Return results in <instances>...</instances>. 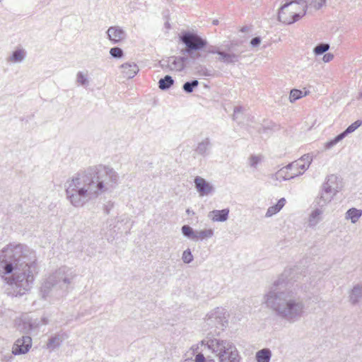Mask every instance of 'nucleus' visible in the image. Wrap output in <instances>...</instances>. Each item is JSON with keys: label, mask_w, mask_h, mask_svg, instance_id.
Masks as SVG:
<instances>
[{"label": "nucleus", "mask_w": 362, "mask_h": 362, "mask_svg": "<svg viewBox=\"0 0 362 362\" xmlns=\"http://www.w3.org/2000/svg\"><path fill=\"white\" fill-rule=\"evenodd\" d=\"M35 252L21 243H9L0 250V276L4 293L21 297L32 288L38 273Z\"/></svg>", "instance_id": "obj_1"}, {"label": "nucleus", "mask_w": 362, "mask_h": 362, "mask_svg": "<svg viewBox=\"0 0 362 362\" xmlns=\"http://www.w3.org/2000/svg\"><path fill=\"white\" fill-rule=\"evenodd\" d=\"M118 174L112 168L95 165L81 170L66 182V194L71 204L82 206L117 184Z\"/></svg>", "instance_id": "obj_2"}, {"label": "nucleus", "mask_w": 362, "mask_h": 362, "mask_svg": "<svg viewBox=\"0 0 362 362\" xmlns=\"http://www.w3.org/2000/svg\"><path fill=\"white\" fill-rule=\"evenodd\" d=\"M266 307L274 312L280 319L288 323L298 322L305 313L303 296L296 288H283L280 279L264 296Z\"/></svg>", "instance_id": "obj_3"}, {"label": "nucleus", "mask_w": 362, "mask_h": 362, "mask_svg": "<svg viewBox=\"0 0 362 362\" xmlns=\"http://www.w3.org/2000/svg\"><path fill=\"white\" fill-rule=\"evenodd\" d=\"M77 276L76 270L73 267L58 268L43 281L40 287L42 298L50 302L60 300L74 288Z\"/></svg>", "instance_id": "obj_4"}, {"label": "nucleus", "mask_w": 362, "mask_h": 362, "mask_svg": "<svg viewBox=\"0 0 362 362\" xmlns=\"http://www.w3.org/2000/svg\"><path fill=\"white\" fill-rule=\"evenodd\" d=\"M202 346H204L218 357V362H240V356L235 346L228 340L221 339H209L202 341ZM206 362H214L209 359Z\"/></svg>", "instance_id": "obj_5"}, {"label": "nucleus", "mask_w": 362, "mask_h": 362, "mask_svg": "<svg viewBox=\"0 0 362 362\" xmlns=\"http://www.w3.org/2000/svg\"><path fill=\"white\" fill-rule=\"evenodd\" d=\"M180 41L185 45V49L182 50L183 54H187L190 59L199 60L205 58L199 52L207 45V41L195 33L185 31L182 33L180 37Z\"/></svg>", "instance_id": "obj_6"}, {"label": "nucleus", "mask_w": 362, "mask_h": 362, "mask_svg": "<svg viewBox=\"0 0 362 362\" xmlns=\"http://www.w3.org/2000/svg\"><path fill=\"white\" fill-rule=\"evenodd\" d=\"M306 9L302 0H291L281 6L278 13V18L279 21L290 25L304 16Z\"/></svg>", "instance_id": "obj_7"}, {"label": "nucleus", "mask_w": 362, "mask_h": 362, "mask_svg": "<svg viewBox=\"0 0 362 362\" xmlns=\"http://www.w3.org/2000/svg\"><path fill=\"white\" fill-rule=\"evenodd\" d=\"M206 52L208 54H216L217 61L223 62L226 64H235L238 62L240 59V53H235L228 48V51L221 50L218 47L214 45H206Z\"/></svg>", "instance_id": "obj_8"}, {"label": "nucleus", "mask_w": 362, "mask_h": 362, "mask_svg": "<svg viewBox=\"0 0 362 362\" xmlns=\"http://www.w3.org/2000/svg\"><path fill=\"white\" fill-rule=\"evenodd\" d=\"M206 320L209 326H215L216 327H225L227 324V320L224 309L216 308L207 314Z\"/></svg>", "instance_id": "obj_9"}, {"label": "nucleus", "mask_w": 362, "mask_h": 362, "mask_svg": "<svg viewBox=\"0 0 362 362\" xmlns=\"http://www.w3.org/2000/svg\"><path fill=\"white\" fill-rule=\"evenodd\" d=\"M16 328L22 333L28 334L31 331L40 327V322L37 319H32L25 316L16 322Z\"/></svg>", "instance_id": "obj_10"}, {"label": "nucleus", "mask_w": 362, "mask_h": 362, "mask_svg": "<svg viewBox=\"0 0 362 362\" xmlns=\"http://www.w3.org/2000/svg\"><path fill=\"white\" fill-rule=\"evenodd\" d=\"M32 346V339L29 336H23L18 339L12 348V353L14 355L26 354Z\"/></svg>", "instance_id": "obj_11"}, {"label": "nucleus", "mask_w": 362, "mask_h": 362, "mask_svg": "<svg viewBox=\"0 0 362 362\" xmlns=\"http://www.w3.org/2000/svg\"><path fill=\"white\" fill-rule=\"evenodd\" d=\"M362 124L361 120H356L349 125L343 132L338 134L334 139L325 144V148L329 149L336 145L338 142L344 139L347 135L356 131Z\"/></svg>", "instance_id": "obj_12"}, {"label": "nucleus", "mask_w": 362, "mask_h": 362, "mask_svg": "<svg viewBox=\"0 0 362 362\" xmlns=\"http://www.w3.org/2000/svg\"><path fill=\"white\" fill-rule=\"evenodd\" d=\"M322 187L337 194L343 187L341 179L333 174L328 175Z\"/></svg>", "instance_id": "obj_13"}, {"label": "nucleus", "mask_w": 362, "mask_h": 362, "mask_svg": "<svg viewBox=\"0 0 362 362\" xmlns=\"http://www.w3.org/2000/svg\"><path fill=\"white\" fill-rule=\"evenodd\" d=\"M195 187L201 196L209 195L214 191L213 186L202 177L197 176L194 180Z\"/></svg>", "instance_id": "obj_14"}, {"label": "nucleus", "mask_w": 362, "mask_h": 362, "mask_svg": "<svg viewBox=\"0 0 362 362\" xmlns=\"http://www.w3.org/2000/svg\"><path fill=\"white\" fill-rule=\"evenodd\" d=\"M160 63L163 69L168 68L171 71H181L185 69L182 59L175 56L170 57L168 60H163Z\"/></svg>", "instance_id": "obj_15"}, {"label": "nucleus", "mask_w": 362, "mask_h": 362, "mask_svg": "<svg viewBox=\"0 0 362 362\" xmlns=\"http://www.w3.org/2000/svg\"><path fill=\"white\" fill-rule=\"evenodd\" d=\"M108 39L113 43H118L125 38L126 33L118 26H111L107 30Z\"/></svg>", "instance_id": "obj_16"}, {"label": "nucleus", "mask_w": 362, "mask_h": 362, "mask_svg": "<svg viewBox=\"0 0 362 362\" xmlns=\"http://www.w3.org/2000/svg\"><path fill=\"white\" fill-rule=\"evenodd\" d=\"M335 195V194L322 187L320 195L315 199L316 206L323 209L333 199Z\"/></svg>", "instance_id": "obj_17"}, {"label": "nucleus", "mask_w": 362, "mask_h": 362, "mask_svg": "<svg viewBox=\"0 0 362 362\" xmlns=\"http://www.w3.org/2000/svg\"><path fill=\"white\" fill-rule=\"evenodd\" d=\"M300 175H303V172H291L288 164L286 166L281 168L276 173L275 177L278 180H288Z\"/></svg>", "instance_id": "obj_18"}, {"label": "nucleus", "mask_w": 362, "mask_h": 362, "mask_svg": "<svg viewBox=\"0 0 362 362\" xmlns=\"http://www.w3.org/2000/svg\"><path fill=\"white\" fill-rule=\"evenodd\" d=\"M324 210L322 208L317 206L313 209L308 218V226L309 228H315L322 220Z\"/></svg>", "instance_id": "obj_19"}, {"label": "nucleus", "mask_w": 362, "mask_h": 362, "mask_svg": "<svg viewBox=\"0 0 362 362\" xmlns=\"http://www.w3.org/2000/svg\"><path fill=\"white\" fill-rule=\"evenodd\" d=\"M122 74L124 78H132L139 72L138 66L134 62H127L120 66Z\"/></svg>", "instance_id": "obj_20"}, {"label": "nucleus", "mask_w": 362, "mask_h": 362, "mask_svg": "<svg viewBox=\"0 0 362 362\" xmlns=\"http://www.w3.org/2000/svg\"><path fill=\"white\" fill-rule=\"evenodd\" d=\"M211 148V141L209 138H206L198 143L196 148L194 149V153L205 157L209 154Z\"/></svg>", "instance_id": "obj_21"}, {"label": "nucleus", "mask_w": 362, "mask_h": 362, "mask_svg": "<svg viewBox=\"0 0 362 362\" xmlns=\"http://www.w3.org/2000/svg\"><path fill=\"white\" fill-rule=\"evenodd\" d=\"M228 209L214 210L209 213V217L211 218L213 221L223 222L228 218Z\"/></svg>", "instance_id": "obj_22"}, {"label": "nucleus", "mask_w": 362, "mask_h": 362, "mask_svg": "<svg viewBox=\"0 0 362 362\" xmlns=\"http://www.w3.org/2000/svg\"><path fill=\"white\" fill-rule=\"evenodd\" d=\"M26 57V52L25 49L19 48L12 52L11 56L7 57L6 62L8 63H21Z\"/></svg>", "instance_id": "obj_23"}, {"label": "nucleus", "mask_w": 362, "mask_h": 362, "mask_svg": "<svg viewBox=\"0 0 362 362\" xmlns=\"http://www.w3.org/2000/svg\"><path fill=\"white\" fill-rule=\"evenodd\" d=\"M349 298L352 305L358 304L360 299L362 298V285L358 284H356L349 293Z\"/></svg>", "instance_id": "obj_24"}, {"label": "nucleus", "mask_w": 362, "mask_h": 362, "mask_svg": "<svg viewBox=\"0 0 362 362\" xmlns=\"http://www.w3.org/2000/svg\"><path fill=\"white\" fill-rule=\"evenodd\" d=\"M362 216V210L356 208L349 209L345 214V218L351 220L352 223H356Z\"/></svg>", "instance_id": "obj_25"}, {"label": "nucleus", "mask_w": 362, "mask_h": 362, "mask_svg": "<svg viewBox=\"0 0 362 362\" xmlns=\"http://www.w3.org/2000/svg\"><path fill=\"white\" fill-rule=\"evenodd\" d=\"M272 357V351L269 349H262L256 353L257 362H269Z\"/></svg>", "instance_id": "obj_26"}, {"label": "nucleus", "mask_w": 362, "mask_h": 362, "mask_svg": "<svg viewBox=\"0 0 362 362\" xmlns=\"http://www.w3.org/2000/svg\"><path fill=\"white\" fill-rule=\"evenodd\" d=\"M174 84V80L172 76L166 75L161 78L158 81V87L162 90H168Z\"/></svg>", "instance_id": "obj_27"}, {"label": "nucleus", "mask_w": 362, "mask_h": 362, "mask_svg": "<svg viewBox=\"0 0 362 362\" xmlns=\"http://www.w3.org/2000/svg\"><path fill=\"white\" fill-rule=\"evenodd\" d=\"M214 235V230L212 229H205L202 230L196 231L195 241L203 240L208 239Z\"/></svg>", "instance_id": "obj_28"}, {"label": "nucleus", "mask_w": 362, "mask_h": 362, "mask_svg": "<svg viewBox=\"0 0 362 362\" xmlns=\"http://www.w3.org/2000/svg\"><path fill=\"white\" fill-rule=\"evenodd\" d=\"M288 168H291V172H303V173L308 169V166H305L304 163H301V161L298 160L289 163Z\"/></svg>", "instance_id": "obj_29"}, {"label": "nucleus", "mask_w": 362, "mask_h": 362, "mask_svg": "<svg viewBox=\"0 0 362 362\" xmlns=\"http://www.w3.org/2000/svg\"><path fill=\"white\" fill-rule=\"evenodd\" d=\"M181 231H182V235L185 237H186L188 239H190L193 241H195L197 230H194L191 226H189V225H184L181 228Z\"/></svg>", "instance_id": "obj_30"}, {"label": "nucleus", "mask_w": 362, "mask_h": 362, "mask_svg": "<svg viewBox=\"0 0 362 362\" xmlns=\"http://www.w3.org/2000/svg\"><path fill=\"white\" fill-rule=\"evenodd\" d=\"M302 1L307 8L308 6H312L318 10L325 4L326 0H302Z\"/></svg>", "instance_id": "obj_31"}, {"label": "nucleus", "mask_w": 362, "mask_h": 362, "mask_svg": "<svg viewBox=\"0 0 362 362\" xmlns=\"http://www.w3.org/2000/svg\"><path fill=\"white\" fill-rule=\"evenodd\" d=\"M199 85V81L197 79L185 82L182 86V89L186 93H191L194 89Z\"/></svg>", "instance_id": "obj_32"}, {"label": "nucleus", "mask_w": 362, "mask_h": 362, "mask_svg": "<svg viewBox=\"0 0 362 362\" xmlns=\"http://www.w3.org/2000/svg\"><path fill=\"white\" fill-rule=\"evenodd\" d=\"M307 95V92L305 94H303V92L300 90L293 89L291 90L289 100L291 103H294L296 100L303 98V96Z\"/></svg>", "instance_id": "obj_33"}, {"label": "nucleus", "mask_w": 362, "mask_h": 362, "mask_svg": "<svg viewBox=\"0 0 362 362\" xmlns=\"http://www.w3.org/2000/svg\"><path fill=\"white\" fill-rule=\"evenodd\" d=\"M329 49V45L327 43H320L315 47L313 52L315 55H321Z\"/></svg>", "instance_id": "obj_34"}, {"label": "nucleus", "mask_w": 362, "mask_h": 362, "mask_svg": "<svg viewBox=\"0 0 362 362\" xmlns=\"http://www.w3.org/2000/svg\"><path fill=\"white\" fill-rule=\"evenodd\" d=\"M76 82L81 86H87L88 85L87 75L82 71H78L76 74Z\"/></svg>", "instance_id": "obj_35"}, {"label": "nucleus", "mask_w": 362, "mask_h": 362, "mask_svg": "<svg viewBox=\"0 0 362 362\" xmlns=\"http://www.w3.org/2000/svg\"><path fill=\"white\" fill-rule=\"evenodd\" d=\"M61 340L59 337L54 336L49 339L47 342V347L51 349H54L58 347L60 344Z\"/></svg>", "instance_id": "obj_36"}, {"label": "nucleus", "mask_w": 362, "mask_h": 362, "mask_svg": "<svg viewBox=\"0 0 362 362\" xmlns=\"http://www.w3.org/2000/svg\"><path fill=\"white\" fill-rule=\"evenodd\" d=\"M193 255L190 249L188 248L183 252L182 259L184 263L189 264L193 261Z\"/></svg>", "instance_id": "obj_37"}, {"label": "nucleus", "mask_w": 362, "mask_h": 362, "mask_svg": "<svg viewBox=\"0 0 362 362\" xmlns=\"http://www.w3.org/2000/svg\"><path fill=\"white\" fill-rule=\"evenodd\" d=\"M262 160L261 156L252 155L249 158V165L250 167L256 168L257 165Z\"/></svg>", "instance_id": "obj_38"}, {"label": "nucleus", "mask_w": 362, "mask_h": 362, "mask_svg": "<svg viewBox=\"0 0 362 362\" xmlns=\"http://www.w3.org/2000/svg\"><path fill=\"white\" fill-rule=\"evenodd\" d=\"M110 54L112 57L116 59H120L124 55L123 50L118 47L111 48L110 50Z\"/></svg>", "instance_id": "obj_39"}, {"label": "nucleus", "mask_w": 362, "mask_h": 362, "mask_svg": "<svg viewBox=\"0 0 362 362\" xmlns=\"http://www.w3.org/2000/svg\"><path fill=\"white\" fill-rule=\"evenodd\" d=\"M299 161H301V163H304L305 166L309 168L310 165L312 163L313 157L310 154H305L301 156L300 158L298 159Z\"/></svg>", "instance_id": "obj_40"}, {"label": "nucleus", "mask_w": 362, "mask_h": 362, "mask_svg": "<svg viewBox=\"0 0 362 362\" xmlns=\"http://www.w3.org/2000/svg\"><path fill=\"white\" fill-rule=\"evenodd\" d=\"M280 211L279 208L277 207V206L275 204L274 206L269 207V209L267 211L266 216L270 217L276 213H278Z\"/></svg>", "instance_id": "obj_41"}, {"label": "nucleus", "mask_w": 362, "mask_h": 362, "mask_svg": "<svg viewBox=\"0 0 362 362\" xmlns=\"http://www.w3.org/2000/svg\"><path fill=\"white\" fill-rule=\"evenodd\" d=\"M243 107L242 106H237L234 108V112L233 115V120H237L239 117V114L243 113Z\"/></svg>", "instance_id": "obj_42"}, {"label": "nucleus", "mask_w": 362, "mask_h": 362, "mask_svg": "<svg viewBox=\"0 0 362 362\" xmlns=\"http://www.w3.org/2000/svg\"><path fill=\"white\" fill-rule=\"evenodd\" d=\"M114 206V203L112 202H108L106 204H105L104 206V212L106 214H109L111 209L113 208Z\"/></svg>", "instance_id": "obj_43"}, {"label": "nucleus", "mask_w": 362, "mask_h": 362, "mask_svg": "<svg viewBox=\"0 0 362 362\" xmlns=\"http://www.w3.org/2000/svg\"><path fill=\"white\" fill-rule=\"evenodd\" d=\"M261 43V38L259 37H255L250 41V45L253 47H256Z\"/></svg>", "instance_id": "obj_44"}, {"label": "nucleus", "mask_w": 362, "mask_h": 362, "mask_svg": "<svg viewBox=\"0 0 362 362\" xmlns=\"http://www.w3.org/2000/svg\"><path fill=\"white\" fill-rule=\"evenodd\" d=\"M200 74L205 76H211L212 72L211 71L208 70L206 67H202L201 70L199 71Z\"/></svg>", "instance_id": "obj_45"}, {"label": "nucleus", "mask_w": 362, "mask_h": 362, "mask_svg": "<svg viewBox=\"0 0 362 362\" xmlns=\"http://www.w3.org/2000/svg\"><path fill=\"white\" fill-rule=\"evenodd\" d=\"M333 58H334V55L332 54L327 53V54H324L322 60L325 62H329L330 61H332L333 59Z\"/></svg>", "instance_id": "obj_46"}, {"label": "nucleus", "mask_w": 362, "mask_h": 362, "mask_svg": "<svg viewBox=\"0 0 362 362\" xmlns=\"http://www.w3.org/2000/svg\"><path fill=\"white\" fill-rule=\"evenodd\" d=\"M194 361H195V362H206L208 360L206 361V358L202 354H198L195 356Z\"/></svg>", "instance_id": "obj_47"}, {"label": "nucleus", "mask_w": 362, "mask_h": 362, "mask_svg": "<svg viewBox=\"0 0 362 362\" xmlns=\"http://www.w3.org/2000/svg\"><path fill=\"white\" fill-rule=\"evenodd\" d=\"M285 204H286V199H285L284 198H281V199H280L278 201V202H277V204H276V206H277V207H279V209L281 210V209L284 207V206L285 205Z\"/></svg>", "instance_id": "obj_48"}, {"label": "nucleus", "mask_w": 362, "mask_h": 362, "mask_svg": "<svg viewBox=\"0 0 362 362\" xmlns=\"http://www.w3.org/2000/svg\"><path fill=\"white\" fill-rule=\"evenodd\" d=\"M40 322V326L42 325H47L48 324V319L46 317H42L40 320H38Z\"/></svg>", "instance_id": "obj_49"}, {"label": "nucleus", "mask_w": 362, "mask_h": 362, "mask_svg": "<svg viewBox=\"0 0 362 362\" xmlns=\"http://www.w3.org/2000/svg\"><path fill=\"white\" fill-rule=\"evenodd\" d=\"M178 57V59H182V64H183V65L185 66V64H186L187 61L188 60V58L186 57Z\"/></svg>", "instance_id": "obj_50"}, {"label": "nucleus", "mask_w": 362, "mask_h": 362, "mask_svg": "<svg viewBox=\"0 0 362 362\" xmlns=\"http://www.w3.org/2000/svg\"><path fill=\"white\" fill-rule=\"evenodd\" d=\"M247 30H248L247 27L245 26V27L242 28L241 31L246 32V31H247Z\"/></svg>", "instance_id": "obj_51"}, {"label": "nucleus", "mask_w": 362, "mask_h": 362, "mask_svg": "<svg viewBox=\"0 0 362 362\" xmlns=\"http://www.w3.org/2000/svg\"><path fill=\"white\" fill-rule=\"evenodd\" d=\"M186 212L189 214L190 213V210L189 209H187Z\"/></svg>", "instance_id": "obj_52"}, {"label": "nucleus", "mask_w": 362, "mask_h": 362, "mask_svg": "<svg viewBox=\"0 0 362 362\" xmlns=\"http://www.w3.org/2000/svg\"><path fill=\"white\" fill-rule=\"evenodd\" d=\"M360 98H362V92L360 93Z\"/></svg>", "instance_id": "obj_53"}, {"label": "nucleus", "mask_w": 362, "mask_h": 362, "mask_svg": "<svg viewBox=\"0 0 362 362\" xmlns=\"http://www.w3.org/2000/svg\"><path fill=\"white\" fill-rule=\"evenodd\" d=\"M216 23H217V21H214V24H216Z\"/></svg>", "instance_id": "obj_54"}, {"label": "nucleus", "mask_w": 362, "mask_h": 362, "mask_svg": "<svg viewBox=\"0 0 362 362\" xmlns=\"http://www.w3.org/2000/svg\"><path fill=\"white\" fill-rule=\"evenodd\" d=\"M2 0H0V2H1Z\"/></svg>", "instance_id": "obj_55"}]
</instances>
